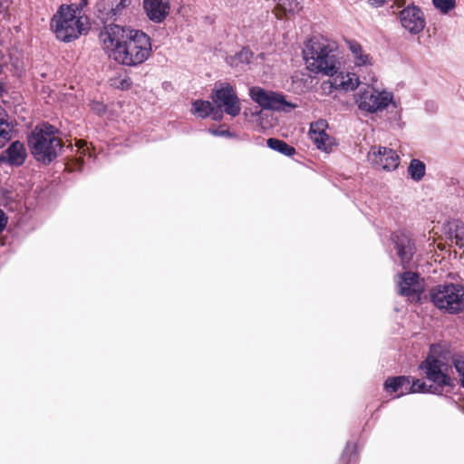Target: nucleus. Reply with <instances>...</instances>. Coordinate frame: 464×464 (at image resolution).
<instances>
[{"label": "nucleus", "instance_id": "33", "mask_svg": "<svg viewBox=\"0 0 464 464\" xmlns=\"http://www.w3.org/2000/svg\"><path fill=\"white\" fill-rule=\"evenodd\" d=\"M208 131L214 135L218 137H228L231 138L234 136L232 132H230L228 130H218V129H212L210 128Z\"/></svg>", "mask_w": 464, "mask_h": 464}, {"label": "nucleus", "instance_id": "10", "mask_svg": "<svg viewBox=\"0 0 464 464\" xmlns=\"http://www.w3.org/2000/svg\"><path fill=\"white\" fill-rule=\"evenodd\" d=\"M214 104L224 111L236 117L240 113L241 106L237 93L232 86L226 84L213 91L211 96Z\"/></svg>", "mask_w": 464, "mask_h": 464}, {"label": "nucleus", "instance_id": "32", "mask_svg": "<svg viewBox=\"0 0 464 464\" xmlns=\"http://www.w3.org/2000/svg\"><path fill=\"white\" fill-rule=\"evenodd\" d=\"M327 127V123L325 121H318L311 123L309 130V136L314 135V133H324L325 132V129Z\"/></svg>", "mask_w": 464, "mask_h": 464}, {"label": "nucleus", "instance_id": "18", "mask_svg": "<svg viewBox=\"0 0 464 464\" xmlns=\"http://www.w3.org/2000/svg\"><path fill=\"white\" fill-rule=\"evenodd\" d=\"M348 45L356 66L367 68L372 65V57L362 50L360 44L354 41H349Z\"/></svg>", "mask_w": 464, "mask_h": 464}, {"label": "nucleus", "instance_id": "29", "mask_svg": "<svg viewBox=\"0 0 464 464\" xmlns=\"http://www.w3.org/2000/svg\"><path fill=\"white\" fill-rule=\"evenodd\" d=\"M432 5L442 14H448L450 11L455 8V0H432Z\"/></svg>", "mask_w": 464, "mask_h": 464}, {"label": "nucleus", "instance_id": "2", "mask_svg": "<svg viewBox=\"0 0 464 464\" xmlns=\"http://www.w3.org/2000/svg\"><path fill=\"white\" fill-rule=\"evenodd\" d=\"M303 54L307 69L314 73L333 76L340 68L334 44L324 40H309L305 44Z\"/></svg>", "mask_w": 464, "mask_h": 464}, {"label": "nucleus", "instance_id": "17", "mask_svg": "<svg viewBox=\"0 0 464 464\" xmlns=\"http://www.w3.org/2000/svg\"><path fill=\"white\" fill-rule=\"evenodd\" d=\"M330 77L331 86L336 90L342 89L346 92L353 91L360 84L359 77L356 75V73L340 72V68L338 69L337 72Z\"/></svg>", "mask_w": 464, "mask_h": 464}, {"label": "nucleus", "instance_id": "37", "mask_svg": "<svg viewBox=\"0 0 464 464\" xmlns=\"http://www.w3.org/2000/svg\"><path fill=\"white\" fill-rule=\"evenodd\" d=\"M83 5L87 4V0H81Z\"/></svg>", "mask_w": 464, "mask_h": 464}, {"label": "nucleus", "instance_id": "16", "mask_svg": "<svg viewBox=\"0 0 464 464\" xmlns=\"http://www.w3.org/2000/svg\"><path fill=\"white\" fill-rule=\"evenodd\" d=\"M27 153L24 143L16 140L0 155V161L8 163L10 166H21L24 163Z\"/></svg>", "mask_w": 464, "mask_h": 464}, {"label": "nucleus", "instance_id": "23", "mask_svg": "<svg viewBox=\"0 0 464 464\" xmlns=\"http://www.w3.org/2000/svg\"><path fill=\"white\" fill-rule=\"evenodd\" d=\"M253 53L248 48H243L233 56L227 57V63L234 67H239L249 63Z\"/></svg>", "mask_w": 464, "mask_h": 464}, {"label": "nucleus", "instance_id": "35", "mask_svg": "<svg viewBox=\"0 0 464 464\" xmlns=\"http://www.w3.org/2000/svg\"><path fill=\"white\" fill-rule=\"evenodd\" d=\"M212 119L215 121H219L222 119V109L218 108L216 105L212 107V111L210 113Z\"/></svg>", "mask_w": 464, "mask_h": 464}, {"label": "nucleus", "instance_id": "19", "mask_svg": "<svg viewBox=\"0 0 464 464\" xmlns=\"http://www.w3.org/2000/svg\"><path fill=\"white\" fill-rule=\"evenodd\" d=\"M14 130L13 121H9L8 115L0 106V148L11 140V133Z\"/></svg>", "mask_w": 464, "mask_h": 464}, {"label": "nucleus", "instance_id": "3", "mask_svg": "<svg viewBox=\"0 0 464 464\" xmlns=\"http://www.w3.org/2000/svg\"><path fill=\"white\" fill-rule=\"evenodd\" d=\"M57 129L50 124L36 126L28 136V146L34 158L44 164L54 160L62 150V140Z\"/></svg>", "mask_w": 464, "mask_h": 464}, {"label": "nucleus", "instance_id": "27", "mask_svg": "<svg viewBox=\"0 0 464 464\" xmlns=\"http://www.w3.org/2000/svg\"><path fill=\"white\" fill-rule=\"evenodd\" d=\"M310 139L313 140L318 150L328 151L331 149V140L326 132H318L317 134L314 133V135L310 136Z\"/></svg>", "mask_w": 464, "mask_h": 464}, {"label": "nucleus", "instance_id": "5", "mask_svg": "<svg viewBox=\"0 0 464 464\" xmlns=\"http://www.w3.org/2000/svg\"><path fill=\"white\" fill-rule=\"evenodd\" d=\"M431 302L449 314L464 311V286L458 284L439 285L430 292Z\"/></svg>", "mask_w": 464, "mask_h": 464}, {"label": "nucleus", "instance_id": "21", "mask_svg": "<svg viewBox=\"0 0 464 464\" xmlns=\"http://www.w3.org/2000/svg\"><path fill=\"white\" fill-rule=\"evenodd\" d=\"M449 236L452 242L464 247V224L461 221L456 220L450 223Z\"/></svg>", "mask_w": 464, "mask_h": 464}, {"label": "nucleus", "instance_id": "25", "mask_svg": "<svg viewBox=\"0 0 464 464\" xmlns=\"http://www.w3.org/2000/svg\"><path fill=\"white\" fill-rule=\"evenodd\" d=\"M212 103L208 101L197 100L192 103V113L204 119L210 115Z\"/></svg>", "mask_w": 464, "mask_h": 464}, {"label": "nucleus", "instance_id": "26", "mask_svg": "<svg viewBox=\"0 0 464 464\" xmlns=\"http://www.w3.org/2000/svg\"><path fill=\"white\" fill-rule=\"evenodd\" d=\"M405 383L407 384L406 376L391 377L385 381L384 387L387 392L401 393V389Z\"/></svg>", "mask_w": 464, "mask_h": 464}, {"label": "nucleus", "instance_id": "8", "mask_svg": "<svg viewBox=\"0 0 464 464\" xmlns=\"http://www.w3.org/2000/svg\"><path fill=\"white\" fill-rule=\"evenodd\" d=\"M132 0H99L95 6L96 18L104 24H115L114 22L127 16Z\"/></svg>", "mask_w": 464, "mask_h": 464}, {"label": "nucleus", "instance_id": "15", "mask_svg": "<svg viewBox=\"0 0 464 464\" xmlns=\"http://www.w3.org/2000/svg\"><path fill=\"white\" fill-rule=\"evenodd\" d=\"M143 8L149 19L154 23H161L169 14V0H144Z\"/></svg>", "mask_w": 464, "mask_h": 464}, {"label": "nucleus", "instance_id": "14", "mask_svg": "<svg viewBox=\"0 0 464 464\" xmlns=\"http://www.w3.org/2000/svg\"><path fill=\"white\" fill-rule=\"evenodd\" d=\"M396 284L400 295L407 296L412 300L420 298L422 285L417 273L407 271L399 275Z\"/></svg>", "mask_w": 464, "mask_h": 464}, {"label": "nucleus", "instance_id": "34", "mask_svg": "<svg viewBox=\"0 0 464 464\" xmlns=\"http://www.w3.org/2000/svg\"><path fill=\"white\" fill-rule=\"evenodd\" d=\"M91 110L92 111H94L95 113H97L98 115H101L102 114L103 112H105V110H106V107L103 103L102 102H92L91 103Z\"/></svg>", "mask_w": 464, "mask_h": 464}, {"label": "nucleus", "instance_id": "7", "mask_svg": "<svg viewBox=\"0 0 464 464\" xmlns=\"http://www.w3.org/2000/svg\"><path fill=\"white\" fill-rule=\"evenodd\" d=\"M419 368L423 372L426 379L431 382L430 385L427 384V393L440 395L445 387L451 386L452 380L447 372L448 365L432 354H429Z\"/></svg>", "mask_w": 464, "mask_h": 464}, {"label": "nucleus", "instance_id": "30", "mask_svg": "<svg viewBox=\"0 0 464 464\" xmlns=\"http://www.w3.org/2000/svg\"><path fill=\"white\" fill-rule=\"evenodd\" d=\"M453 365L459 373L460 385L464 387V356L456 355L453 357Z\"/></svg>", "mask_w": 464, "mask_h": 464}, {"label": "nucleus", "instance_id": "22", "mask_svg": "<svg viewBox=\"0 0 464 464\" xmlns=\"http://www.w3.org/2000/svg\"><path fill=\"white\" fill-rule=\"evenodd\" d=\"M266 144L268 148L271 150H274L276 151L280 152L283 155L285 156H293L295 153V149L287 144L285 141L276 139V138H269L266 140Z\"/></svg>", "mask_w": 464, "mask_h": 464}, {"label": "nucleus", "instance_id": "12", "mask_svg": "<svg viewBox=\"0 0 464 464\" xmlns=\"http://www.w3.org/2000/svg\"><path fill=\"white\" fill-rule=\"evenodd\" d=\"M392 240L397 249V255L400 257L402 266L405 268L411 266L413 256L416 251L415 242L410 232L400 230L392 236Z\"/></svg>", "mask_w": 464, "mask_h": 464}, {"label": "nucleus", "instance_id": "24", "mask_svg": "<svg viewBox=\"0 0 464 464\" xmlns=\"http://www.w3.org/2000/svg\"><path fill=\"white\" fill-rule=\"evenodd\" d=\"M425 164L420 160L413 159L408 167V173L415 181H420L425 175Z\"/></svg>", "mask_w": 464, "mask_h": 464}, {"label": "nucleus", "instance_id": "1", "mask_svg": "<svg viewBox=\"0 0 464 464\" xmlns=\"http://www.w3.org/2000/svg\"><path fill=\"white\" fill-rule=\"evenodd\" d=\"M99 37L109 56L122 65H139L151 53L150 39L140 30L110 24L103 26Z\"/></svg>", "mask_w": 464, "mask_h": 464}, {"label": "nucleus", "instance_id": "9", "mask_svg": "<svg viewBox=\"0 0 464 464\" xmlns=\"http://www.w3.org/2000/svg\"><path fill=\"white\" fill-rule=\"evenodd\" d=\"M250 96L264 109L289 112L297 107L296 104L287 102L283 94L260 87L251 88Z\"/></svg>", "mask_w": 464, "mask_h": 464}, {"label": "nucleus", "instance_id": "11", "mask_svg": "<svg viewBox=\"0 0 464 464\" xmlns=\"http://www.w3.org/2000/svg\"><path fill=\"white\" fill-rule=\"evenodd\" d=\"M367 160L373 166L387 171L396 169L400 164L397 152L386 147H372L367 154Z\"/></svg>", "mask_w": 464, "mask_h": 464}, {"label": "nucleus", "instance_id": "20", "mask_svg": "<svg viewBox=\"0 0 464 464\" xmlns=\"http://www.w3.org/2000/svg\"><path fill=\"white\" fill-rule=\"evenodd\" d=\"M426 390L427 384L425 382L420 379H411L410 377H407V384H403V388L401 389V393H399L396 397H400L407 393H427Z\"/></svg>", "mask_w": 464, "mask_h": 464}, {"label": "nucleus", "instance_id": "31", "mask_svg": "<svg viewBox=\"0 0 464 464\" xmlns=\"http://www.w3.org/2000/svg\"><path fill=\"white\" fill-rule=\"evenodd\" d=\"M131 83L130 78L126 75L111 79V84L121 90H128L131 86Z\"/></svg>", "mask_w": 464, "mask_h": 464}, {"label": "nucleus", "instance_id": "28", "mask_svg": "<svg viewBox=\"0 0 464 464\" xmlns=\"http://www.w3.org/2000/svg\"><path fill=\"white\" fill-rule=\"evenodd\" d=\"M357 456V445L353 441H348L341 456L343 464H350Z\"/></svg>", "mask_w": 464, "mask_h": 464}, {"label": "nucleus", "instance_id": "4", "mask_svg": "<svg viewBox=\"0 0 464 464\" xmlns=\"http://www.w3.org/2000/svg\"><path fill=\"white\" fill-rule=\"evenodd\" d=\"M78 7L74 5H61L51 21V27L57 39L71 42L84 31L81 17L76 15Z\"/></svg>", "mask_w": 464, "mask_h": 464}, {"label": "nucleus", "instance_id": "36", "mask_svg": "<svg viewBox=\"0 0 464 464\" xmlns=\"http://www.w3.org/2000/svg\"><path fill=\"white\" fill-rule=\"evenodd\" d=\"M5 64H6V59H5V55L2 53H0V73L2 72L3 68Z\"/></svg>", "mask_w": 464, "mask_h": 464}, {"label": "nucleus", "instance_id": "13", "mask_svg": "<svg viewBox=\"0 0 464 464\" xmlns=\"http://www.w3.org/2000/svg\"><path fill=\"white\" fill-rule=\"evenodd\" d=\"M402 27L411 34H420L426 25L424 14L418 6H407L400 13Z\"/></svg>", "mask_w": 464, "mask_h": 464}, {"label": "nucleus", "instance_id": "6", "mask_svg": "<svg viewBox=\"0 0 464 464\" xmlns=\"http://www.w3.org/2000/svg\"><path fill=\"white\" fill-rule=\"evenodd\" d=\"M364 80L367 82L365 86L360 88L354 95L358 108L368 113H375L386 109L392 102V94L385 91L379 92L370 86V82H376L374 74H369L368 79L364 77Z\"/></svg>", "mask_w": 464, "mask_h": 464}]
</instances>
